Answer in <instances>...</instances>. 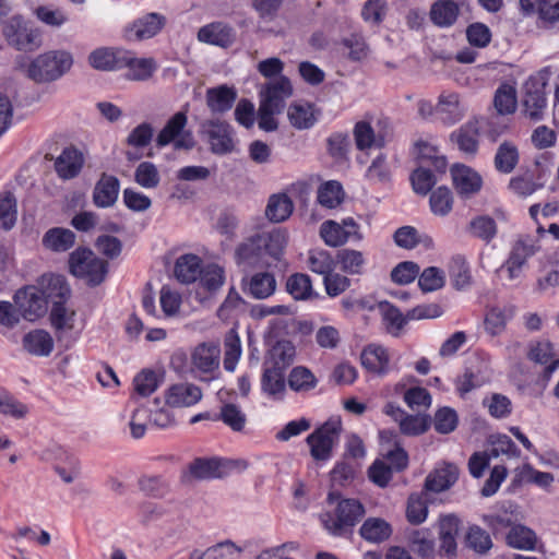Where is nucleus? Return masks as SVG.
I'll return each mask as SVG.
<instances>
[{
    "label": "nucleus",
    "instance_id": "18",
    "mask_svg": "<svg viewBox=\"0 0 559 559\" xmlns=\"http://www.w3.org/2000/svg\"><path fill=\"white\" fill-rule=\"evenodd\" d=\"M120 183L117 177L102 174L93 190V202L97 207L112 206L119 194Z\"/></svg>",
    "mask_w": 559,
    "mask_h": 559
},
{
    "label": "nucleus",
    "instance_id": "4",
    "mask_svg": "<svg viewBox=\"0 0 559 559\" xmlns=\"http://www.w3.org/2000/svg\"><path fill=\"white\" fill-rule=\"evenodd\" d=\"M341 431V418L332 417L307 437L306 441L310 447L313 460L328 461L331 459L333 448L338 443Z\"/></svg>",
    "mask_w": 559,
    "mask_h": 559
},
{
    "label": "nucleus",
    "instance_id": "49",
    "mask_svg": "<svg viewBox=\"0 0 559 559\" xmlns=\"http://www.w3.org/2000/svg\"><path fill=\"white\" fill-rule=\"evenodd\" d=\"M358 150L357 160L360 164H378V166L385 164V154L383 153L385 142H355Z\"/></svg>",
    "mask_w": 559,
    "mask_h": 559
},
{
    "label": "nucleus",
    "instance_id": "23",
    "mask_svg": "<svg viewBox=\"0 0 559 559\" xmlns=\"http://www.w3.org/2000/svg\"><path fill=\"white\" fill-rule=\"evenodd\" d=\"M451 175L455 189L462 195L474 194L481 188L480 176L465 165H454Z\"/></svg>",
    "mask_w": 559,
    "mask_h": 559
},
{
    "label": "nucleus",
    "instance_id": "7",
    "mask_svg": "<svg viewBox=\"0 0 559 559\" xmlns=\"http://www.w3.org/2000/svg\"><path fill=\"white\" fill-rule=\"evenodd\" d=\"M14 304L21 317L31 322L43 317L47 311L45 296L36 286L19 289L14 295Z\"/></svg>",
    "mask_w": 559,
    "mask_h": 559
},
{
    "label": "nucleus",
    "instance_id": "58",
    "mask_svg": "<svg viewBox=\"0 0 559 559\" xmlns=\"http://www.w3.org/2000/svg\"><path fill=\"white\" fill-rule=\"evenodd\" d=\"M512 317V312L506 308L493 307L488 310L485 318V328L491 335L500 334L507 324V321Z\"/></svg>",
    "mask_w": 559,
    "mask_h": 559
},
{
    "label": "nucleus",
    "instance_id": "45",
    "mask_svg": "<svg viewBox=\"0 0 559 559\" xmlns=\"http://www.w3.org/2000/svg\"><path fill=\"white\" fill-rule=\"evenodd\" d=\"M343 199L344 191L338 181H326L318 189L317 201L323 207L335 209L343 202Z\"/></svg>",
    "mask_w": 559,
    "mask_h": 559
},
{
    "label": "nucleus",
    "instance_id": "6",
    "mask_svg": "<svg viewBox=\"0 0 559 559\" xmlns=\"http://www.w3.org/2000/svg\"><path fill=\"white\" fill-rule=\"evenodd\" d=\"M231 467V463L222 459H195L188 465L181 478L185 483L193 479H212L225 477Z\"/></svg>",
    "mask_w": 559,
    "mask_h": 559
},
{
    "label": "nucleus",
    "instance_id": "33",
    "mask_svg": "<svg viewBox=\"0 0 559 559\" xmlns=\"http://www.w3.org/2000/svg\"><path fill=\"white\" fill-rule=\"evenodd\" d=\"M294 211L292 199L285 193L272 194L265 207V216L272 223H282L289 218Z\"/></svg>",
    "mask_w": 559,
    "mask_h": 559
},
{
    "label": "nucleus",
    "instance_id": "28",
    "mask_svg": "<svg viewBox=\"0 0 559 559\" xmlns=\"http://www.w3.org/2000/svg\"><path fill=\"white\" fill-rule=\"evenodd\" d=\"M83 164V153L71 145L66 147L56 159L55 168L61 178L71 179L80 173Z\"/></svg>",
    "mask_w": 559,
    "mask_h": 559
},
{
    "label": "nucleus",
    "instance_id": "9",
    "mask_svg": "<svg viewBox=\"0 0 559 559\" xmlns=\"http://www.w3.org/2000/svg\"><path fill=\"white\" fill-rule=\"evenodd\" d=\"M3 34L8 43L21 51H34L41 46L40 33L15 19L4 26Z\"/></svg>",
    "mask_w": 559,
    "mask_h": 559
},
{
    "label": "nucleus",
    "instance_id": "32",
    "mask_svg": "<svg viewBox=\"0 0 559 559\" xmlns=\"http://www.w3.org/2000/svg\"><path fill=\"white\" fill-rule=\"evenodd\" d=\"M500 118H490L489 120L473 119L467 121L461 129L457 140H475L477 136L488 135L496 138L501 135V131L496 128Z\"/></svg>",
    "mask_w": 559,
    "mask_h": 559
},
{
    "label": "nucleus",
    "instance_id": "34",
    "mask_svg": "<svg viewBox=\"0 0 559 559\" xmlns=\"http://www.w3.org/2000/svg\"><path fill=\"white\" fill-rule=\"evenodd\" d=\"M236 98V90L227 85H221L206 91V104L214 112H225L229 110Z\"/></svg>",
    "mask_w": 559,
    "mask_h": 559
},
{
    "label": "nucleus",
    "instance_id": "2",
    "mask_svg": "<svg viewBox=\"0 0 559 559\" xmlns=\"http://www.w3.org/2000/svg\"><path fill=\"white\" fill-rule=\"evenodd\" d=\"M70 272L90 286L102 284L108 273V263L87 248H78L69 258Z\"/></svg>",
    "mask_w": 559,
    "mask_h": 559
},
{
    "label": "nucleus",
    "instance_id": "37",
    "mask_svg": "<svg viewBox=\"0 0 559 559\" xmlns=\"http://www.w3.org/2000/svg\"><path fill=\"white\" fill-rule=\"evenodd\" d=\"M287 384L294 392L305 393L318 385V379L309 368L296 366L288 374Z\"/></svg>",
    "mask_w": 559,
    "mask_h": 559
},
{
    "label": "nucleus",
    "instance_id": "22",
    "mask_svg": "<svg viewBox=\"0 0 559 559\" xmlns=\"http://www.w3.org/2000/svg\"><path fill=\"white\" fill-rule=\"evenodd\" d=\"M483 521L493 535H498L506 528L511 530L519 521L516 506L511 502L503 503L495 513L485 514Z\"/></svg>",
    "mask_w": 559,
    "mask_h": 559
},
{
    "label": "nucleus",
    "instance_id": "38",
    "mask_svg": "<svg viewBox=\"0 0 559 559\" xmlns=\"http://www.w3.org/2000/svg\"><path fill=\"white\" fill-rule=\"evenodd\" d=\"M360 536L370 543H381L392 534L391 525L380 518H369L359 530Z\"/></svg>",
    "mask_w": 559,
    "mask_h": 559
},
{
    "label": "nucleus",
    "instance_id": "20",
    "mask_svg": "<svg viewBox=\"0 0 559 559\" xmlns=\"http://www.w3.org/2000/svg\"><path fill=\"white\" fill-rule=\"evenodd\" d=\"M219 347L213 344H199L191 354L192 366L202 373H211L219 367Z\"/></svg>",
    "mask_w": 559,
    "mask_h": 559
},
{
    "label": "nucleus",
    "instance_id": "19",
    "mask_svg": "<svg viewBox=\"0 0 559 559\" xmlns=\"http://www.w3.org/2000/svg\"><path fill=\"white\" fill-rule=\"evenodd\" d=\"M277 287L276 278L270 272H257L246 282L243 281V290L254 299H266L272 296Z\"/></svg>",
    "mask_w": 559,
    "mask_h": 559
},
{
    "label": "nucleus",
    "instance_id": "52",
    "mask_svg": "<svg viewBox=\"0 0 559 559\" xmlns=\"http://www.w3.org/2000/svg\"><path fill=\"white\" fill-rule=\"evenodd\" d=\"M17 204L11 191L0 193V227L10 230L16 223Z\"/></svg>",
    "mask_w": 559,
    "mask_h": 559
},
{
    "label": "nucleus",
    "instance_id": "61",
    "mask_svg": "<svg viewBox=\"0 0 559 559\" xmlns=\"http://www.w3.org/2000/svg\"><path fill=\"white\" fill-rule=\"evenodd\" d=\"M165 373V368L162 365L142 369V396L155 392L164 382Z\"/></svg>",
    "mask_w": 559,
    "mask_h": 559
},
{
    "label": "nucleus",
    "instance_id": "50",
    "mask_svg": "<svg viewBox=\"0 0 559 559\" xmlns=\"http://www.w3.org/2000/svg\"><path fill=\"white\" fill-rule=\"evenodd\" d=\"M341 270L350 275L361 274L366 263L362 252L354 249H342L336 254Z\"/></svg>",
    "mask_w": 559,
    "mask_h": 559
},
{
    "label": "nucleus",
    "instance_id": "56",
    "mask_svg": "<svg viewBox=\"0 0 559 559\" xmlns=\"http://www.w3.org/2000/svg\"><path fill=\"white\" fill-rule=\"evenodd\" d=\"M217 418L234 431H241L247 423L246 414L233 403H225L221 407Z\"/></svg>",
    "mask_w": 559,
    "mask_h": 559
},
{
    "label": "nucleus",
    "instance_id": "63",
    "mask_svg": "<svg viewBox=\"0 0 559 559\" xmlns=\"http://www.w3.org/2000/svg\"><path fill=\"white\" fill-rule=\"evenodd\" d=\"M188 117L187 110L176 112L159 132L156 140H176L185 131L187 126Z\"/></svg>",
    "mask_w": 559,
    "mask_h": 559
},
{
    "label": "nucleus",
    "instance_id": "55",
    "mask_svg": "<svg viewBox=\"0 0 559 559\" xmlns=\"http://www.w3.org/2000/svg\"><path fill=\"white\" fill-rule=\"evenodd\" d=\"M450 277L452 285L457 290L469 287L472 276L465 259L461 255L454 257L450 265Z\"/></svg>",
    "mask_w": 559,
    "mask_h": 559
},
{
    "label": "nucleus",
    "instance_id": "25",
    "mask_svg": "<svg viewBox=\"0 0 559 559\" xmlns=\"http://www.w3.org/2000/svg\"><path fill=\"white\" fill-rule=\"evenodd\" d=\"M493 105L497 110V115L491 118L499 117L500 119L496 123V128L502 132V129L507 127L504 123V115L513 114L516 108V92L511 85H501L495 94Z\"/></svg>",
    "mask_w": 559,
    "mask_h": 559
},
{
    "label": "nucleus",
    "instance_id": "60",
    "mask_svg": "<svg viewBox=\"0 0 559 559\" xmlns=\"http://www.w3.org/2000/svg\"><path fill=\"white\" fill-rule=\"evenodd\" d=\"M200 284L207 292H216L225 281L224 270L216 264H209L200 273Z\"/></svg>",
    "mask_w": 559,
    "mask_h": 559
},
{
    "label": "nucleus",
    "instance_id": "40",
    "mask_svg": "<svg viewBox=\"0 0 559 559\" xmlns=\"http://www.w3.org/2000/svg\"><path fill=\"white\" fill-rule=\"evenodd\" d=\"M287 116L290 124L296 129H309L316 121L314 109L311 104L294 103L288 107Z\"/></svg>",
    "mask_w": 559,
    "mask_h": 559
},
{
    "label": "nucleus",
    "instance_id": "15",
    "mask_svg": "<svg viewBox=\"0 0 559 559\" xmlns=\"http://www.w3.org/2000/svg\"><path fill=\"white\" fill-rule=\"evenodd\" d=\"M261 390L270 399L282 401L286 393L285 370L264 364L261 377Z\"/></svg>",
    "mask_w": 559,
    "mask_h": 559
},
{
    "label": "nucleus",
    "instance_id": "29",
    "mask_svg": "<svg viewBox=\"0 0 559 559\" xmlns=\"http://www.w3.org/2000/svg\"><path fill=\"white\" fill-rule=\"evenodd\" d=\"M22 346L29 355L47 357L53 349V340L47 331L37 329L23 336Z\"/></svg>",
    "mask_w": 559,
    "mask_h": 559
},
{
    "label": "nucleus",
    "instance_id": "44",
    "mask_svg": "<svg viewBox=\"0 0 559 559\" xmlns=\"http://www.w3.org/2000/svg\"><path fill=\"white\" fill-rule=\"evenodd\" d=\"M519 150L513 142H502L495 156V167L502 174H510L519 163Z\"/></svg>",
    "mask_w": 559,
    "mask_h": 559
},
{
    "label": "nucleus",
    "instance_id": "51",
    "mask_svg": "<svg viewBox=\"0 0 559 559\" xmlns=\"http://www.w3.org/2000/svg\"><path fill=\"white\" fill-rule=\"evenodd\" d=\"M465 544L478 555H486L493 545L489 533L478 525L469 526L465 536Z\"/></svg>",
    "mask_w": 559,
    "mask_h": 559
},
{
    "label": "nucleus",
    "instance_id": "30",
    "mask_svg": "<svg viewBox=\"0 0 559 559\" xmlns=\"http://www.w3.org/2000/svg\"><path fill=\"white\" fill-rule=\"evenodd\" d=\"M460 520L454 515H444L439 521L440 548L449 557L456 554V535Z\"/></svg>",
    "mask_w": 559,
    "mask_h": 559
},
{
    "label": "nucleus",
    "instance_id": "57",
    "mask_svg": "<svg viewBox=\"0 0 559 559\" xmlns=\"http://www.w3.org/2000/svg\"><path fill=\"white\" fill-rule=\"evenodd\" d=\"M444 284V272L436 266L425 269L418 278V286L424 293L438 290L442 288Z\"/></svg>",
    "mask_w": 559,
    "mask_h": 559
},
{
    "label": "nucleus",
    "instance_id": "27",
    "mask_svg": "<svg viewBox=\"0 0 559 559\" xmlns=\"http://www.w3.org/2000/svg\"><path fill=\"white\" fill-rule=\"evenodd\" d=\"M459 478V468L454 464L447 463L430 473L425 481V488L439 493L448 490Z\"/></svg>",
    "mask_w": 559,
    "mask_h": 559
},
{
    "label": "nucleus",
    "instance_id": "53",
    "mask_svg": "<svg viewBox=\"0 0 559 559\" xmlns=\"http://www.w3.org/2000/svg\"><path fill=\"white\" fill-rule=\"evenodd\" d=\"M552 345L543 341L533 345L528 353V358L537 364L547 365L545 373L550 377L559 365L558 360L552 361Z\"/></svg>",
    "mask_w": 559,
    "mask_h": 559
},
{
    "label": "nucleus",
    "instance_id": "62",
    "mask_svg": "<svg viewBox=\"0 0 559 559\" xmlns=\"http://www.w3.org/2000/svg\"><path fill=\"white\" fill-rule=\"evenodd\" d=\"M457 423L459 417L456 412L448 406L438 409L433 417V427L436 431L443 435L452 432L456 428Z\"/></svg>",
    "mask_w": 559,
    "mask_h": 559
},
{
    "label": "nucleus",
    "instance_id": "36",
    "mask_svg": "<svg viewBox=\"0 0 559 559\" xmlns=\"http://www.w3.org/2000/svg\"><path fill=\"white\" fill-rule=\"evenodd\" d=\"M201 259L192 253L183 254L178 258L175 265V275L181 283H193L199 278L202 271Z\"/></svg>",
    "mask_w": 559,
    "mask_h": 559
},
{
    "label": "nucleus",
    "instance_id": "21",
    "mask_svg": "<svg viewBox=\"0 0 559 559\" xmlns=\"http://www.w3.org/2000/svg\"><path fill=\"white\" fill-rule=\"evenodd\" d=\"M202 397L201 389L193 383H178L169 388L166 403L173 407H189Z\"/></svg>",
    "mask_w": 559,
    "mask_h": 559
},
{
    "label": "nucleus",
    "instance_id": "64",
    "mask_svg": "<svg viewBox=\"0 0 559 559\" xmlns=\"http://www.w3.org/2000/svg\"><path fill=\"white\" fill-rule=\"evenodd\" d=\"M430 420L425 415H408L401 419L399 424L402 433L407 436H418L426 432L429 428Z\"/></svg>",
    "mask_w": 559,
    "mask_h": 559
},
{
    "label": "nucleus",
    "instance_id": "14",
    "mask_svg": "<svg viewBox=\"0 0 559 559\" xmlns=\"http://www.w3.org/2000/svg\"><path fill=\"white\" fill-rule=\"evenodd\" d=\"M255 236L267 260L280 261L288 242L286 229L273 228L270 231L257 233Z\"/></svg>",
    "mask_w": 559,
    "mask_h": 559
},
{
    "label": "nucleus",
    "instance_id": "46",
    "mask_svg": "<svg viewBox=\"0 0 559 559\" xmlns=\"http://www.w3.org/2000/svg\"><path fill=\"white\" fill-rule=\"evenodd\" d=\"M467 231L471 236L489 243L496 237L498 228L493 218L480 215L469 222Z\"/></svg>",
    "mask_w": 559,
    "mask_h": 559
},
{
    "label": "nucleus",
    "instance_id": "5",
    "mask_svg": "<svg viewBox=\"0 0 559 559\" xmlns=\"http://www.w3.org/2000/svg\"><path fill=\"white\" fill-rule=\"evenodd\" d=\"M320 236L326 246L333 248L340 247L350 239L357 241L362 239L359 225L352 217L344 218L341 224L331 219L325 221L320 226Z\"/></svg>",
    "mask_w": 559,
    "mask_h": 559
},
{
    "label": "nucleus",
    "instance_id": "8",
    "mask_svg": "<svg viewBox=\"0 0 559 559\" xmlns=\"http://www.w3.org/2000/svg\"><path fill=\"white\" fill-rule=\"evenodd\" d=\"M353 135L354 140H386L393 135V128L389 118L367 114L355 123Z\"/></svg>",
    "mask_w": 559,
    "mask_h": 559
},
{
    "label": "nucleus",
    "instance_id": "17",
    "mask_svg": "<svg viewBox=\"0 0 559 559\" xmlns=\"http://www.w3.org/2000/svg\"><path fill=\"white\" fill-rule=\"evenodd\" d=\"M464 111L465 108L456 93L443 92L440 94L436 105V119L452 124L462 119Z\"/></svg>",
    "mask_w": 559,
    "mask_h": 559
},
{
    "label": "nucleus",
    "instance_id": "31",
    "mask_svg": "<svg viewBox=\"0 0 559 559\" xmlns=\"http://www.w3.org/2000/svg\"><path fill=\"white\" fill-rule=\"evenodd\" d=\"M234 37L233 28L219 22L205 25L198 32L199 40L224 48L233 44Z\"/></svg>",
    "mask_w": 559,
    "mask_h": 559
},
{
    "label": "nucleus",
    "instance_id": "24",
    "mask_svg": "<svg viewBox=\"0 0 559 559\" xmlns=\"http://www.w3.org/2000/svg\"><path fill=\"white\" fill-rule=\"evenodd\" d=\"M362 366L370 372L379 376L386 374L390 370V356L388 349L381 345L370 344L360 355Z\"/></svg>",
    "mask_w": 559,
    "mask_h": 559
},
{
    "label": "nucleus",
    "instance_id": "35",
    "mask_svg": "<svg viewBox=\"0 0 559 559\" xmlns=\"http://www.w3.org/2000/svg\"><path fill=\"white\" fill-rule=\"evenodd\" d=\"M75 234L68 228L53 227L43 237V246L55 252H63L73 247Z\"/></svg>",
    "mask_w": 559,
    "mask_h": 559
},
{
    "label": "nucleus",
    "instance_id": "54",
    "mask_svg": "<svg viewBox=\"0 0 559 559\" xmlns=\"http://www.w3.org/2000/svg\"><path fill=\"white\" fill-rule=\"evenodd\" d=\"M242 548L231 540H224L209 547L202 555L194 556V559H237Z\"/></svg>",
    "mask_w": 559,
    "mask_h": 559
},
{
    "label": "nucleus",
    "instance_id": "39",
    "mask_svg": "<svg viewBox=\"0 0 559 559\" xmlns=\"http://www.w3.org/2000/svg\"><path fill=\"white\" fill-rule=\"evenodd\" d=\"M413 154L420 165H431L437 170L443 171L447 168V159L431 142H415Z\"/></svg>",
    "mask_w": 559,
    "mask_h": 559
},
{
    "label": "nucleus",
    "instance_id": "59",
    "mask_svg": "<svg viewBox=\"0 0 559 559\" xmlns=\"http://www.w3.org/2000/svg\"><path fill=\"white\" fill-rule=\"evenodd\" d=\"M64 304L66 302H59L53 305L50 311V322L57 331H69L73 329L75 312L69 310Z\"/></svg>",
    "mask_w": 559,
    "mask_h": 559
},
{
    "label": "nucleus",
    "instance_id": "26",
    "mask_svg": "<svg viewBox=\"0 0 559 559\" xmlns=\"http://www.w3.org/2000/svg\"><path fill=\"white\" fill-rule=\"evenodd\" d=\"M40 290L45 296L46 305L50 301L53 305L66 302L70 297L71 289L61 275H44L40 282Z\"/></svg>",
    "mask_w": 559,
    "mask_h": 559
},
{
    "label": "nucleus",
    "instance_id": "42",
    "mask_svg": "<svg viewBox=\"0 0 559 559\" xmlns=\"http://www.w3.org/2000/svg\"><path fill=\"white\" fill-rule=\"evenodd\" d=\"M459 8L452 0H438L430 10V19L438 26H451L457 17Z\"/></svg>",
    "mask_w": 559,
    "mask_h": 559
},
{
    "label": "nucleus",
    "instance_id": "13",
    "mask_svg": "<svg viewBox=\"0 0 559 559\" xmlns=\"http://www.w3.org/2000/svg\"><path fill=\"white\" fill-rule=\"evenodd\" d=\"M536 250L535 241L530 237L520 238L515 241L503 265L508 272L509 280H515L520 276L522 267L527 259L535 254Z\"/></svg>",
    "mask_w": 559,
    "mask_h": 559
},
{
    "label": "nucleus",
    "instance_id": "12",
    "mask_svg": "<svg viewBox=\"0 0 559 559\" xmlns=\"http://www.w3.org/2000/svg\"><path fill=\"white\" fill-rule=\"evenodd\" d=\"M235 260L239 266L264 267L270 266L271 261L265 257L255 234L246 238L235 250Z\"/></svg>",
    "mask_w": 559,
    "mask_h": 559
},
{
    "label": "nucleus",
    "instance_id": "11",
    "mask_svg": "<svg viewBox=\"0 0 559 559\" xmlns=\"http://www.w3.org/2000/svg\"><path fill=\"white\" fill-rule=\"evenodd\" d=\"M293 95V85L290 80L280 75L270 80L260 91V104L272 107L276 110H283L286 100Z\"/></svg>",
    "mask_w": 559,
    "mask_h": 559
},
{
    "label": "nucleus",
    "instance_id": "47",
    "mask_svg": "<svg viewBox=\"0 0 559 559\" xmlns=\"http://www.w3.org/2000/svg\"><path fill=\"white\" fill-rule=\"evenodd\" d=\"M407 539L412 550L421 557H430L435 551L433 535L429 530H412Z\"/></svg>",
    "mask_w": 559,
    "mask_h": 559
},
{
    "label": "nucleus",
    "instance_id": "3",
    "mask_svg": "<svg viewBox=\"0 0 559 559\" xmlns=\"http://www.w3.org/2000/svg\"><path fill=\"white\" fill-rule=\"evenodd\" d=\"M365 514L364 506L356 499H342L334 513H323L321 522L326 531L334 536L344 535L355 526Z\"/></svg>",
    "mask_w": 559,
    "mask_h": 559
},
{
    "label": "nucleus",
    "instance_id": "16",
    "mask_svg": "<svg viewBox=\"0 0 559 559\" xmlns=\"http://www.w3.org/2000/svg\"><path fill=\"white\" fill-rule=\"evenodd\" d=\"M88 62L94 69L102 71L111 70L116 64L120 66L123 63L131 68L140 64L134 56L121 57L120 51L116 52L109 48H98L92 51L88 56Z\"/></svg>",
    "mask_w": 559,
    "mask_h": 559
},
{
    "label": "nucleus",
    "instance_id": "10",
    "mask_svg": "<svg viewBox=\"0 0 559 559\" xmlns=\"http://www.w3.org/2000/svg\"><path fill=\"white\" fill-rule=\"evenodd\" d=\"M545 85V80L539 76H532L524 84V114L535 121L543 117L546 107Z\"/></svg>",
    "mask_w": 559,
    "mask_h": 559
},
{
    "label": "nucleus",
    "instance_id": "41",
    "mask_svg": "<svg viewBox=\"0 0 559 559\" xmlns=\"http://www.w3.org/2000/svg\"><path fill=\"white\" fill-rule=\"evenodd\" d=\"M286 290L295 300H308L314 295L309 275L294 273L286 281Z\"/></svg>",
    "mask_w": 559,
    "mask_h": 559
},
{
    "label": "nucleus",
    "instance_id": "1",
    "mask_svg": "<svg viewBox=\"0 0 559 559\" xmlns=\"http://www.w3.org/2000/svg\"><path fill=\"white\" fill-rule=\"evenodd\" d=\"M73 64L70 52L66 50H50L38 55L26 69L28 79L36 83H49L67 73Z\"/></svg>",
    "mask_w": 559,
    "mask_h": 559
},
{
    "label": "nucleus",
    "instance_id": "43",
    "mask_svg": "<svg viewBox=\"0 0 559 559\" xmlns=\"http://www.w3.org/2000/svg\"><path fill=\"white\" fill-rule=\"evenodd\" d=\"M296 348L289 341L277 342L270 352V360L264 364L285 370L293 364Z\"/></svg>",
    "mask_w": 559,
    "mask_h": 559
},
{
    "label": "nucleus",
    "instance_id": "48",
    "mask_svg": "<svg viewBox=\"0 0 559 559\" xmlns=\"http://www.w3.org/2000/svg\"><path fill=\"white\" fill-rule=\"evenodd\" d=\"M506 542L512 548L531 550L535 547L536 535L527 526L518 523L507 534Z\"/></svg>",
    "mask_w": 559,
    "mask_h": 559
}]
</instances>
